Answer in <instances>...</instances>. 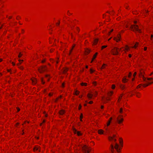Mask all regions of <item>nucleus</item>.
<instances>
[{
    "label": "nucleus",
    "instance_id": "1",
    "mask_svg": "<svg viewBox=\"0 0 153 153\" xmlns=\"http://www.w3.org/2000/svg\"><path fill=\"white\" fill-rule=\"evenodd\" d=\"M130 28L134 31H137L140 33H141V30L139 29L138 26L137 25H132Z\"/></svg>",
    "mask_w": 153,
    "mask_h": 153
},
{
    "label": "nucleus",
    "instance_id": "2",
    "mask_svg": "<svg viewBox=\"0 0 153 153\" xmlns=\"http://www.w3.org/2000/svg\"><path fill=\"white\" fill-rule=\"evenodd\" d=\"M82 149L84 153H89L90 151V148L85 145L82 147Z\"/></svg>",
    "mask_w": 153,
    "mask_h": 153
},
{
    "label": "nucleus",
    "instance_id": "3",
    "mask_svg": "<svg viewBox=\"0 0 153 153\" xmlns=\"http://www.w3.org/2000/svg\"><path fill=\"white\" fill-rule=\"evenodd\" d=\"M121 48L115 47L112 50V53L114 55H117L119 54V51H120Z\"/></svg>",
    "mask_w": 153,
    "mask_h": 153
},
{
    "label": "nucleus",
    "instance_id": "4",
    "mask_svg": "<svg viewBox=\"0 0 153 153\" xmlns=\"http://www.w3.org/2000/svg\"><path fill=\"white\" fill-rule=\"evenodd\" d=\"M46 66H42L40 69H39V71L40 73L46 70Z\"/></svg>",
    "mask_w": 153,
    "mask_h": 153
},
{
    "label": "nucleus",
    "instance_id": "5",
    "mask_svg": "<svg viewBox=\"0 0 153 153\" xmlns=\"http://www.w3.org/2000/svg\"><path fill=\"white\" fill-rule=\"evenodd\" d=\"M120 34H118L117 36V37H114V40L116 41V42H118L120 40Z\"/></svg>",
    "mask_w": 153,
    "mask_h": 153
},
{
    "label": "nucleus",
    "instance_id": "6",
    "mask_svg": "<svg viewBox=\"0 0 153 153\" xmlns=\"http://www.w3.org/2000/svg\"><path fill=\"white\" fill-rule=\"evenodd\" d=\"M143 71H141L140 72V74H139V76L140 77H142L144 81H146V79L143 76Z\"/></svg>",
    "mask_w": 153,
    "mask_h": 153
},
{
    "label": "nucleus",
    "instance_id": "7",
    "mask_svg": "<svg viewBox=\"0 0 153 153\" xmlns=\"http://www.w3.org/2000/svg\"><path fill=\"white\" fill-rule=\"evenodd\" d=\"M73 131L74 133H77V135L78 136H80L81 135V133L79 131H77L74 128H73Z\"/></svg>",
    "mask_w": 153,
    "mask_h": 153
},
{
    "label": "nucleus",
    "instance_id": "8",
    "mask_svg": "<svg viewBox=\"0 0 153 153\" xmlns=\"http://www.w3.org/2000/svg\"><path fill=\"white\" fill-rule=\"evenodd\" d=\"M117 122H118V123H119L120 124L122 122V121L123 120V118H120V119L118 117H117Z\"/></svg>",
    "mask_w": 153,
    "mask_h": 153
},
{
    "label": "nucleus",
    "instance_id": "9",
    "mask_svg": "<svg viewBox=\"0 0 153 153\" xmlns=\"http://www.w3.org/2000/svg\"><path fill=\"white\" fill-rule=\"evenodd\" d=\"M118 147H119L117 143H116L115 144L114 148L117 150V152H119V150H120V149H119Z\"/></svg>",
    "mask_w": 153,
    "mask_h": 153
},
{
    "label": "nucleus",
    "instance_id": "10",
    "mask_svg": "<svg viewBox=\"0 0 153 153\" xmlns=\"http://www.w3.org/2000/svg\"><path fill=\"white\" fill-rule=\"evenodd\" d=\"M34 150L35 152H39L40 149L38 147H35L34 148Z\"/></svg>",
    "mask_w": 153,
    "mask_h": 153
},
{
    "label": "nucleus",
    "instance_id": "11",
    "mask_svg": "<svg viewBox=\"0 0 153 153\" xmlns=\"http://www.w3.org/2000/svg\"><path fill=\"white\" fill-rule=\"evenodd\" d=\"M116 137V135L114 134H113V137L109 136L108 137V140L111 141L114 139V137Z\"/></svg>",
    "mask_w": 153,
    "mask_h": 153
},
{
    "label": "nucleus",
    "instance_id": "12",
    "mask_svg": "<svg viewBox=\"0 0 153 153\" xmlns=\"http://www.w3.org/2000/svg\"><path fill=\"white\" fill-rule=\"evenodd\" d=\"M32 81L33 84H36V80L35 79H32Z\"/></svg>",
    "mask_w": 153,
    "mask_h": 153
},
{
    "label": "nucleus",
    "instance_id": "13",
    "mask_svg": "<svg viewBox=\"0 0 153 153\" xmlns=\"http://www.w3.org/2000/svg\"><path fill=\"white\" fill-rule=\"evenodd\" d=\"M128 80V79H127L126 78H123L122 79V81L123 82H126Z\"/></svg>",
    "mask_w": 153,
    "mask_h": 153
},
{
    "label": "nucleus",
    "instance_id": "14",
    "mask_svg": "<svg viewBox=\"0 0 153 153\" xmlns=\"http://www.w3.org/2000/svg\"><path fill=\"white\" fill-rule=\"evenodd\" d=\"M148 84H143V87H146L148 86L149 85V84H151L152 83H153V82H150V83H149L148 82Z\"/></svg>",
    "mask_w": 153,
    "mask_h": 153
},
{
    "label": "nucleus",
    "instance_id": "15",
    "mask_svg": "<svg viewBox=\"0 0 153 153\" xmlns=\"http://www.w3.org/2000/svg\"><path fill=\"white\" fill-rule=\"evenodd\" d=\"M87 96L88 98L90 99L92 98V97L93 96V95L90 94H88Z\"/></svg>",
    "mask_w": 153,
    "mask_h": 153
},
{
    "label": "nucleus",
    "instance_id": "16",
    "mask_svg": "<svg viewBox=\"0 0 153 153\" xmlns=\"http://www.w3.org/2000/svg\"><path fill=\"white\" fill-rule=\"evenodd\" d=\"M98 132L99 134H103V131L102 129H100L98 130Z\"/></svg>",
    "mask_w": 153,
    "mask_h": 153
},
{
    "label": "nucleus",
    "instance_id": "17",
    "mask_svg": "<svg viewBox=\"0 0 153 153\" xmlns=\"http://www.w3.org/2000/svg\"><path fill=\"white\" fill-rule=\"evenodd\" d=\"M98 41V39H95L94 41V42L93 43L94 45H96V44H97Z\"/></svg>",
    "mask_w": 153,
    "mask_h": 153
},
{
    "label": "nucleus",
    "instance_id": "18",
    "mask_svg": "<svg viewBox=\"0 0 153 153\" xmlns=\"http://www.w3.org/2000/svg\"><path fill=\"white\" fill-rule=\"evenodd\" d=\"M64 112H65L64 111L62 110L59 111V114L61 115H62L64 114Z\"/></svg>",
    "mask_w": 153,
    "mask_h": 153
},
{
    "label": "nucleus",
    "instance_id": "19",
    "mask_svg": "<svg viewBox=\"0 0 153 153\" xmlns=\"http://www.w3.org/2000/svg\"><path fill=\"white\" fill-rule=\"evenodd\" d=\"M97 53H96L95 54V55H94V56H93V60H92L91 61V62H92V61H93V60L94 59L96 58V56L97 55Z\"/></svg>",
    "mask_w": 153,
    "mask_h": 153
},
{
    "label": "nucleus",
    "instance_id": "20",
    "mask_svg": "<svg viewBox=\"0 0 153 153\" xmlns=\"http://www.w3.org/2000/svg\"><path fill=\"white\" fill-rule=\"evenodd\" d=\"M120 87L122 89H124V88H125V86L123 85H121L120 86Z\"/></svg>",
    "mask_w": 153,
    "mask_h": 153
},
{
    "label": "nucleus",
    "instance_id": "21",
    "mask_svg": "<svg viewBox=\"0 0 153 153\" xmlns=\"http://www.w3.org/2000/svg\"><path fill=\"white\" fill-rule=\"evenodd\" d=\"M91 51V50L90 49H87L85 51L86 53L87 54H88Z\"/></svg>",
    "mask_w": 153,
    "mask_h": 153
},
{
    "label": "nucleus",
    "instance_id": "22",
    "mask_svg": "<svg viewBox=\"0 0 153 153\" xmlns=\"http://www.w3.org/2000/svg\"><path fill=\"white\" fill-rule=\"evenodd\" d=\"M111 152H113V150L114 149V146L113 145H111Z\"/></svg>",
    "mask_w": 153,
    "mask_h": 153
},
{
    "label": "nucleus",
    "instance_id": "23",
    "mask_svg": "<svg viewBox=\"0 0 153 153\" xmlns=\"http://www.w3.org/2000/svg\"><path fill=\"white\" fill-rule=\"evenodd\" d=\"M87 83H86L82 82L81 83V85H85L86 86L87 85Z\"/></svg>",
    "mask_w": 153,
    "mask_h": 153
},
{
    "label": "nucleus",
    "instance_id": "24",
    "mask_svg": "<svg viewBox=\"0 0 153 153\" xmlns=\"http://www.w3.org/2000/svg\"><path fill=\"white\" fill-rule=\"evenodd\" d=\"M111 120H108V121L107 123V126H108L110 125V124L111 123Z\"/></svg>",
    "mask_w": 153,
    "mask_h": 153
},
{
    "label": "nucleus",
    "instance_id": "25",
    "mask_svg": "<svg viewBox=\"0 0 153 153\" xmlns=\"http://www.w3.org/2000/svg\"><path fill=\"white\" fill-rule=\"evenodd\" d=\"M79 91H76L75 94L76 95H78L79 94Z\"/></svg>",
    "mask_w": 153,
    "mask_h": 153
},
{
    "label": "nucleus",
    "instance_id": "26",
    "mask_svg": "<svg viewBox=\"0 0 153 153\" xmlns=\"http://www.w3.org/2000/svg\"><path fill=\"white\" fill-rule=\"evenodd\" d=\"M138 45V43L137 42L135 45L134 46V47H133V48H136L137 46V45Z\"/></svg>",
    "mask_w": 153,
    "mask_h": 153
},
{
    "label": "nucleus",
    "instance_id": "27",
    "mask_svg": "<svg viewBox=\"0 0 153 153\" xmlns=\"http://www.w3.org/2000/svg\"><path fill=\"white\" fill-rule=\"evenodd\" d=\"M68 71V69L67 68H65L64 70V72L66 73Z\"/></svg>",
    "mask_w": 153,
    "mask_h": 153
},
{
    "label": "nucleus",
    "instance_id": "28",
    "mask_svg": "<svg viewBox=\"0 0 153 153\" xmlns=\"http://www.w3.org/2000/svg\"><path fill=\"white\" fill-rule=\"evenodd\" d=\"M115 85H112V88L113 89H114L115 88Z\"/></svg>",
    "mask_w": 153,
    "mask_h": 153
},
{
    "label": "nucleus",
    "instance_id": "29",
    "mask_svg": "<svg viewBox=\"0 0 153 153\" xmlns=\"http://www.w3.org/2000/svg\"><path fill=\"white\" fill-rule=\"evenodd\" d=\"M107 47V46H106V45L103 46L102 47V49H103L104 48H106Z\"/></svg>",
    "mask_w": 153,
    "mask_h": 153
},
{
    "label": "nucleus",
    "instance_id": "30",
    "mask_svg": "<svg viewBox=\"0 0 153 153\" xmlns=\"http://www.w3.org/2000/svg\"><path fill=\"white\" fill-rule=\"evenodd\" d=\"M123 112V109L122 108H121L120 110V113H122Z\"/></svg>",
    "mask_w": 153,
    "mask_h": 153
},
{
    "label": "nucleus",
    "instance_id": "31",
    "mask_svg": "<svg viewBox=\"0 0 153 153\" xmlns=\"http://www.w3.org/2000/svg\"><path fill=\"white\" fill-rule=\"evenodd\" d=\"M142 85L141 84H140V85H138L137 87V88H140L141 86Z\"/></svg>",
    "mask_w": 153,
    "mask_h": 153
},
{
    "label": "nucleus",
    "instance_id": "32",
    "mask_svg": "<svg viewBox=\"0 0 153 153\" xmlns=\"http://www.w3.org/2000/svg\"><path fill=\"white\" fill-rule=\"evenodd\" d=\"M129 49V48L127 46H126V47L125 48V49L126 50H128Z\"/></svg>",
    "mask_w": 153,
    "mask_h": 153
},
{
    "label": "nucleus",
    "instance_id": "33",
    "mask_svg": "<svg viewBox=\"0 0 153 153\" xmlns=\"http://www.w3.org/2000/svg\"><path fill=\"white\" fill-rule=\"evenodd\" d=\"M83 117V115L82 114H81L80 117V119H81V121H82V118Z\"/></svg>",
    "mask_w": 153,
    "mask_h": 153
},
{
    "label": "nucleus",
    "instance_id": "34",
    "mask_svg": "<svg viewBox=\"0 0 153 153\" xmlns=\"http://www.w3.org/2000/svg\"><path fill=\"white\" fill-rule=\"evenodd\" d=\"M22 54L21 53H20L19 54V56H18V57L19 58H20L21 56H22Z\"/></svg>",
    "mask_w": 153,
    "mask_h": 153
},
{
    "label": "nucleus",
    "instance_id": "35",
    "mask_svg": "<svg viewBox=\"0 0 153 153\" xmlns=\"http://www.w3.org/2000/svg\"><path fill=\"white\" fill-rule=\"evenodd\" d=\"M113 91H111V92H110V94H109V96H111L112 95V94H113Z\"/></svg>",
    "mask_w": 153,
    "mask_h": 153
},
{
    "label": "nucleus",
    "instance_id": "36",
    "mask_svg": "<svg viewBox=\"0 0 153 153\" xmlns=\"http://www.w3.org/2000/svg\"><path fill=\"white\" fill-rule=\"evenodd\" d=\"M147 79V80H150L153 79L152 78H148Z\"/></svg>",
    "mask_w": 153,
    "mask_h": 153
},
{
    "label": "nucleus",
    "instance_id": "37",
    "mask_svg": "<svg viewBox=\"0 0 153 153\" xmlns=\"http://www.w3.org/2000/svg\"><path fill=\"white\" fill-rule=\"evenodd\" d=\"M120 142L121 143H123V140L121 138H120Z\"/></svg>",
    "mask_w": 153,
    "mask_h": 153
},
{
    "label": "nucleus",
    "instance_id": "38",
    "mask_svg": "<svg viewBox=\"0 0 153 153\" xmlns=\"http://www.w3.org/2000/svg\"><path fill=\"white\" fill-rule=\"evenodd\" d=\"M131 72H130L129 73V75L128 76V77H130L131 76Z\"/></svg>",
    "mask_w": 153,
    "mask_h": 153
},
{
    "label": "nucleus",
    "instance_id": "39",
    "mask_svg": "<svg viewBox=\"0 0 153 153\" xmlns=\"http://www.w3.org/2000/svg\"><path fill=\"white\" fill-rule=\"evenodd\" d=\"M59 23H56V25H57V26L59 25V24H60V21H59Z\"/></svg>",
    "mask_w": 153,
    "mask_h": 153
},
{
    "label": "nucleus",
    "instance_id": "40",
    "mask_svg": "<svg viewBox=\"0 0 153 153\" xmlns=\"http://www.w3.org/2000/svg\"><path fill=\"white\" fill-rule=\"evenodd\" d=\"M90 72L91 73H92L94 72V71L92 69H90Z\"/></svg>",
    "mask_w": 153,
    "mask_h": 153
},
{
    "label": "nucleus",
    "instance_id": "41",
    "mask_svg": "<svg viewBox=\"0 0 153 153\" xmlns=\"http://www.w3.org/2000/svg\"><path fill=\"white\" fill-rule=\"evenodd\" d=\"M45 59H44L43 60H42V63H44V62H45Z\"/></svg>",
    "mask_w": 153,
    "mask_h": 153
},
{
    "label": "nucleus",
    "instance_id": "42",
    "mask_svg": "<svg viewBox=\"0 0 153 153\" xmlns=\"http://www.w3.org/2000/svg\"><path fill=\"white\" fill-rule=\"evenodd\" d=\"M81 108V106L80 105H79V110H80Z\"/></svg>",
    "mask_w": 153,
    "mask_h": 153
},
{
    "label": "nucleus",
    "instance_id": "43",
    "mask_svg": "<svg viewBox=\"0 0 153 153\" xmlns=\"http://www.w3.org/2000/svg\"><path fill=\"white\" fill-rule=\"evenodd\" d=\"M136 74H137V73L136 72H134V75H133V76L134 77L136 76Z\"/></svg>",
    "mask_w": 153,
    "mask_h": 153
},
{
    "label": "nucleus",
    "instance_id": "44",
    "mask_svg": "<svg viewBox=\"0 0 153 153\" xmlns=\"http://www.w3.org/2000/svg\"><path fill=\"white\" fill-rule=\"evenodd\" d=\"M89 103L90 104H92L93 103V102L92 101H90L89 102Z\"/></svg>",
    "mask_w": 153,
    "mask_h": 153
},
{
    "label": "nucleus",
    "instance_id": "45",
    "mask_svg": "<svg viewBox=\"0 0 153 153\" xmlns=\"http://www.w3.org/2000/svg\"><path fill=\"white\" fill-rule=\"evenodd\" d=\"M76 29L77 30H78V31H79V29L78 27H76Z\"/></svg>",
    "mask_w": 153,
    "mask_h": 153
},
{
    "label": "nucleus",
    "instance_id": "46",
    "mask_svg": "<svg viewBox=\"0 0 153 153\" xmlns=\"http://www.w3.org/2000/svg\"><path fill=\"white\" fill-rule=\"evenodd\" d=\"M18 111H20V109L19 108H17Z\"/></svg>",
    "mask_w": 153,
    "mask_h": 153
},
{
    "label": "nucleus",
    "instance_id": "47",
    "mask_svg": "<svg viewBox=\"0 0 153 153\" xmlns=\"http://www.w3.org/2000/svg\"><path fill=\"white\" fill-rule=\"evenodd\" d=\"M147 49V48L146 47H145L144 48V50L145 51H146Z\"/></svg>",
    "mask_w": 153,
    "mask_h": 153
},
{
    "label": "nucleus",
    "instance_id": "48",
    "mask_svg": "<svg viewBox=\"0 0 153 153\" xmlns=\"http://www.w3.org/2000/svg\"><path fill=\"white\" fill-rule=\"evenodd\" d=\"M105 65V64H104L102 65V67H101V69L103 68V67Z\"/></svg>",
    "mask_w": 153,
    "mask_h": 153
},
{
    "label": "nucleus",
    "instance_id": "49",
    "mask_svg": "<svg viewBox=\"0 0 153 153\" xmlns=\"http://www.w3.org/2000/svg\"><path fill=\"white\" fill-rule=\"evenodd\" d=\"M19 61L20 62H21V61H22V62H23V60H20V59H19Z\"/></svg>",
    "mask_w": 153,
    "mask_h": 153
},
{
    "label": "nucleus",
    "instance_id": "50",
    "mask_svg": "<svg viewBox=\"0 0 153 153\" xmlns=\"http://www.w3.org/2000/svg\"><path fill=\"white\" fill-rule=\"evenodd\" d=\"M113 140H114V142H116L117 140L116 139H113Z\"/></svg>",
    "mask_w": 153,
    "mask_h": 153
},
{
    "label": "nucleus",
    "instance_id": "51",
    "mask_svg": "<svg viewBox=\"0 0 153 153\" xmlns=\"http://www.w3.org/2000/svg\"><path fill=\"white\" fill-rule=\"evenodd\" d=\"M12 64L13 65H15V64L13 62H12Z\"/></svg>",
    "mask_w": 153,
    "mask_h": 153
},
{
    "label": "nucleus",
    "instance_id": "52",
    "mask_svg": "<svg viewBox=\"0 0 153 153\" xmlns=\"http://www.w3.org/2000/svg\"><path fill=\"white\" fill-rule=\"evenodd\" d=\"M93 84L94 85H96V82H93Z\"/></svg>",
    "mask_w": 153,
    "mask_h": 153
},
{
    "label": "nucleus",
    "instance_id": "53",
    "mask_svg": "<svg viewBox=\"0 0 153 153\" xmlns=\"http://www.w3.org/2000/svg\"><path fill=\"white\" fill-rule=\"evenodd\" d=\"M103 107H104V106L103 105H102L101 107V108H103Z\"/></svg>",
    "mask_w": 153,
    "mask_h": 153
},
{
    "label": "nucleus",
    "instance_id": "54",
    "mask_svg": "<svg viewBox=\"0 0 153 153\" xmlns=\"http://www.w3.org/2000/svg\"><path fill=\"white\" fill-rule=\"evenodd\" d=\"M129 57H131V54H129Z\"/></svg>",
    "mask_w": 153,
    "mask_h": 153
},
{
    "label": "nucleus",
    "instance_id": "55",
    "mask_svg": "<svg viewBox=\"0 0 153 153\" xmlns=\"http://www.w3.org/2000/svg\"><path fill=\"white\" fill-rule=\"evenodd\" d=\"M113 31V30L112 29L111 30V31H110V33H111Z\"/></svg>",
    "mask_w": 153,
    "mask_h": 153
},
{
    "label": "nucleus",
    "instance_id": "56",
    "mask_svg": "<svg viewBox=\"0 0 153 153\" xmlns=\"http://www.w3.org/2000/svg\"><path fill=\"white\" fill-rule=\"evenodd\" d=\"M112 120V117H111L110 118V120H111H111Z\"/></svg>",
    "mask_w": 153,
    "mask_h": 153
},
{
    "label": "nucleus",
    "instance_id": "57",
    "mask_svg": "<svg viewBox=\"0 0 153 153\" xmlns=\"http://www.w3.org/2000/svg\"><path fill=\"white\" fill-rule=\"evenodd\" d=\"M137 23V22L136 21H135L134 22V23H135V24H136Z\"/></svg>",
    "mask_w": 153,
    "mask_h": 153
},
{
    "label": "nucleus",
    "instance_id": "58",
    "mask_svg": "<svg viewBox=\"0 0 153 153\" xmlns=\"http://www.w3.org/2000/svg\"><path fill=\"white\" fill-rule=\"evenodd\" d=\"M55 62H56V64L58 63V61H56Z\"/></svg>",
    "mask_w": 153,
    "mask_h": 153
},
{
    "label": "nucleus",
    "instance_id": "59",
    "mask_svg": "<svg viewBox=\"0 0 153 153\" xmlns=\"http://www.w3.org/2000/svg\"><path fill=\"white\" fill-rule=\"evenodd\" d=\"M2 60V59H0V62H1Z\"/></svg>",
    "mask_w": 153,
    "mask_h": 153
},
{
    "label": "nucleus",
    "instance_id": "60",
    "mask_svg": "<svg viewBox=\"0 0 153 153\" xmlns=\"http://www.w3.org/2000/svg\"><path fill=\"white\" fill-rule=\"evenodd\" d=\"M7 71H8V72H10V69L7 70Z\"/></svg>",
    "mask_w": 153,
    "mask_h": 153
},
{
    "label": "nucleus",
    "instance_id": "61",
    "mask_svg": "<svg viewBox=\"0 0 153 153\" xmlns=\"http://www.w3.org/2000/svg\"><path fill=\"white\" fill-rule=\"evenodd\" d=\"M52 94H49V95L50 96H52Z\"/></svg>",
    "mask_w": 153,
    "mask_h": 153
},
{
    "label": "nucleus",
    "instance_id": "62",
    "mask_svg": "<svg viewBox=\"0 0 153 153\" xmlns=\"http://www.w3.org/2000/svg\"><path fill=\"white\" fill-rule=\"evenodd\" d=\"M122 117V115H120L119 116V117Z\"/></svg>",
    "mask_w": 153,
    "mask_h": 153
},
{
    "label": "nucleus",
    "instance_id": "63",
    "mask_svg": "<svg viewBox=\"0 0 153 153\" xmlns=\"http://www.w3.org/2000/svg\"><path fill=\"white\" fill-rule=\"evenodd\" d=\"M62 86L63 87H64V83H63V84H62Z\"/></svg>",
    "mask_w": 153,
    "mask_h": 153
},
{
    "label": "nucleus",
    "instance_id": "64",
    "mask_svg": "<svg viewBox=\"0 0 153 153\" xmlns=\"http://www.w3.org/2000/svg\"><path fill=\"white\" fill-rule=\"evenodd\" d=\"M151 38L153 37V35H151Z\"/></svg>",
    "mask_w": 153,
    "mask_h": 153
}]
</instances>
